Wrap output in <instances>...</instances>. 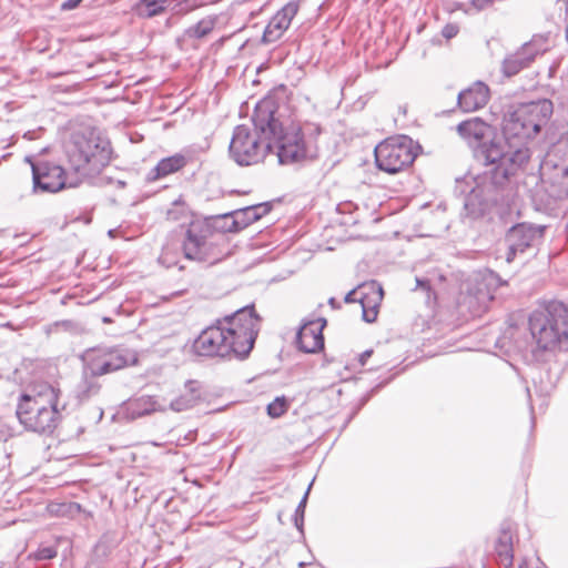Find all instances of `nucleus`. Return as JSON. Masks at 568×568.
<instances>
[{
  "label": "nucleus",
  "mask_w": 568,
  "mask_h": 568,
  "mask_svg": "<svg viewBox=\"0 0 568 568\" xmlns=\"http://www.w3.org/2000/svg\"><path fill=\"white\" fill-rule=\"evenodd\" d=\"M261 317L254 305H246L203 329L193 343L200 356L246 358L260 331Z\"/></svg>",
  "instance_id": "obj_1"
},
{
  "label": "nucleus",
  "mask_w": 568,
  "mask_h": 568,
  "mask_svg": "<svg viewBox=\"0 0 568 568\" xmlns=\"http://www.w3.org/2000/svg\"><path fill=\"white\" fill-rule=\"evenodd\" d=\"M552 113L554 104L549 99L517 104L504 116V142H491L480 153L489 161L501 160L504 162L505 158H514L513 154L525 152L527 154V160L523 165V171H525L531 158L528 142L548 124Z\"/></svg>",
  "instance_id": "obj_2"
},
{
  "label": "nucleus",
  "mask_w": 568,
  "mask_h": 568,
  "mask_svg": "<svg viewBox=\"0 0 568 568\" xmlns=\"http://www.w3.org/2000/svg\"><path fill=\"white\" fill-rule=\"evenodd\" d=\"M513 156L505 158L499 166L486 169L474 179L475 185L464 199L460 213L464 221H477L484 217L491 206L509 202L514 195V178L523 171L527 160L525 152H517Z\"/></svg>",
  "instance_id": "obj_3"
},
{
  "label": "nucleus",
  "mask_w": 568,
  "mask_h": 568,
  "mask_svg": "<svg viewBox=\"0 0 568 568\" xmlns=\"http://www.w3.org/2000/svg\"><path fill=\"white\" fill-rule=\"evenodd\" d=\"M274 100L260 101L253 112V129L245 124L236 125L229 145L230 158L240 166L260 163L272 150V135L276 133L278 120L274 116Z\"/></svg>",
  "instance_id": "obj_4"
},
{
  "label": "nucleus",
  "mask_w": 568,
  "mask_h": 568,
  "mask_svg": "<svg viewBox=\"0 0 568 568\" xmlns=\"http://www.w3.org/2000/svg\"><path fill=\"white\" fill-rule=\"evenodd\" d=\"M61 390L45 381L29 383L18 395L16 416L28 432L50 436L62 422Z\"/></svg>",
  "instance_id": "obj_5"
},
{
  "label": "nucleus",
  "mask_w": 568,
  "mask_h": 568,
  "mask_svg": "<svg viewBox=\"0 0 568 568\" xmlns=\"http://www.w3.org/2000/svg\"><path fill=\"white\" fill-rule=\"evenodd\" d=\"M322 128L316 123L283 126L278 121L276 133L272 135V148L276 146L278 162L284 165L301 163L317 156V139Z\"/></svg>",
  "instance_id": "obj_6"
},
{
  "label": "nucleus",
  "mask_w": 568,
  "mask_h": 568,
  "mask_svg": "<svg viewBox=\"0 0 568 568\" xmlns=\"http://www.w3.org/2000/svg\"><path fill=\"white\" fill-rule=\"evenodd\" d=\"M528 327L540 351L554 349L568 339V307L562 302L551 301L529 315Z\"/></svg>",
  "instance_id": "obj_7"
},
{
  "label": "nucleus",
  "mask_w": 568,
  "mask_h": 568,
  "mask_svg": "<svg viewBox=\"0 0 568 568\" xmlns=\"http://www.w3.org/2000/svg\"><path fill=\"white\" fill-rule=\"evenodd\" d=\"M68 162L71 170L79 174L100 171L111 160V146L108 140L94 132L75 133L67 148Z\"/></svg>",
  "instance_id": "obj_8"
},
{
  "label": "nucleus",
  "mask_w": 568,
  "mask_h": 568,
  "mask_svg": "<svg viewBox=\"0 0 568 568\" xmlns=\"http://www.w3.org/2000/svg\"><path fill=\"white\" fill-rule=\"evenodd\" d=\"M418 148L407 135L389 138L375 148L376 165L386 173L395 174L414 162Z\"/></svg>",
  "instance_id": "obj_9"
},
{
  "label": "nucleus",
  "mask_w": 568,
  "mask_h": 568,
  "mask_svg": "<svg viewBox=\"0 0 568 568\" xmlns=\"http://www.w3.org/2000/svg\"><path fill=\"white\" fill-rule=\"evenodd\" d=\"M83 359L92 377H99L135 365L139 358L131 348L104 346L88 349Z\"/></svg>",
  "instance_id": "obj_10"
},
{
  "label": "nucleus",
  "mask_w": 568,
  "mask_h": 568,
  "mask_svg": "<svg viewBox=\"0 0 568 568\" xmlns=\"http://www.w3.org/2000/svg\"><path fill=\"white\" fill-rule=\"evenodd\" d=\"M182 251L185 260L207 266L219 263L227 255L217 241L203 234V227L199 224H191L186 230Z\"/></svg>",
  "instance_id": "obj_11"
},
{
  "label": "nucleus",
  "mask_w": 568,
  "mask_h": 568,
  "mask_svg": "<svg viewBox=\"0 0 568 568\" xmlns=\"http://www.w3.org/2000/svg\"><path fill=\"white\" fill-rule=\"evenodd\" d=\"M32 181L33 193H57L67 187L78 186L80 176L74 172H68L59 164L39 161L32 163Z\"/></svg>",
  "instance_id": "obj_12"
},
{
  "label": "nucleus",
  "mask_w": 568,
  "mask_h": 568,
  "mask_svg": "<svg viewBox=\"0 0 568 568\" xmlns=\"http://www.w3.org/2000/svg\"><path fill=\"white\" fill-rule=\"evenodd\" d=\"M457 132L470 146L475 149V156L479 161H483L487 169L491 166H499L501 160L489 161L480 153V151L491 142H498L496 139L491 138L494 134V128L490 124L476 116L460 122L457 125Z\"/></svg>",
  "instance_id": "obj_13"
},
{
  "label": "nucleus",
  "mask_w": 568,
  "mask_h": 568,
  "mask_svg": "<svg viewBox=\"0 0 568 568\" xmlns=\"http://www.w3.org/2000/svg\"><path fill=\"white\" fill-rule=\"evenodd\" d=\"M546 226L531 223H517L505 234L506 262L511 263L518 254H524L535 246L545 234Z\"/></svg>",
  "instance_id": "obj_14"
},
{
  "label": "nucleus",
  "mask_w": 568,
  "mask_h": 568,
  "mask_svg": "<svg viewBox=\"0 0 568 568\" xmlns=\"http://www.w3.org/2000/svg\"><path fill=\"white\" fill-rule=\"evenodd\" d=\"M547 51V39L535 36L524 43L516 52L505 57L501 63V72L505 77H514L521 70L527 69L535 59Z\"/></svg>",
  "instance_id": "obj_15"
},
{
  "label": "nucleus",
  "mask_w": 568,
  "mask_h": 568,
  "mask_svg": "<svg viewBox=\"0 0 568 568\" xmlns=\"http://www.w3.org/2000/svg\"><path fill=\"white\" fill-rule=\"evenodd\" d=\"M567 148L564 143L554 144L540 163L542 180L561 189H568V160L560 156Z\"/></svg>",
  "instance_id": "obj_16"
},
{
  "label": "nucleus",
  "mask_w": 568,
  "mask_h": 568,
  "mask_svg": "<svg viewBox=\"0 0 568 568\" xmlns=\"http://www.w3.org/2000/svg\"><path fill=\"white\" fill-rule=\"evenodd\" d=\"M298 9L300 2L296 0L290 1L281 8L265 27L261 42L263 44H270L281 39L284 32L290 28Z\"/></svg>",
  "instance_id": "obj_17"
},
{
  "label": "nucleus",
  "mask_w": 568,
  "mask_h": 568,
  "mask_svg": "<svg viewBox=\"0 0 568 568\" xmlns=\"http://www.w3.org/2000/svg\"><path fill=\"white\" fill-rule=\"evenodd\" d=\"M326 323L324 317L305 322L296 334L298 349L307 354L321 351L324 347L323 329Z\"/></svg>",
  "instance_id": "obj_18"
},
{
  "label": "nucleus",
  "mask_w": 568,
  "mask_h": 568,
  "mask_svg": "<svg viewBox=\"0 0 568 568\" xmlns=\"http://www.w3.org/2000/svg\"><path fill=\"white\" fill-rule=\"evenodd\" d=\"M272 209V205L268 202L258 203L255 205H250L240 210H235L230 213L223 214V217L231 221V225L226 226V230L231 233L239 232L244 230L252 223L256 222L264 215H266Z\"/></svg>",
  "instance_id": "obj_19"
},
{
  "label": "nucleus",
  "mask_w": 568,
  "mask_h": 568,
  "mask_svg": "<svg viewBox=\"0 0 568 568\" xmlns=\"http://www.w3.org/2000/svg\"><path fill=\"white\" fill-rule=\"evenodd\" d=\"M489 100V88L481 81L462 90L457 97V104L464 112H475L484 108Z\"/></svg>",
  "instance_id": "obj_20"
},
{
  "label": "nucleus",
  "mask_w": 568,
  "mask_h": 568,
  "mask_svg": "<svg viewBox=\"0 0 568 568\" xmlns=\"http://www.w3.org/2000/svg\"><path fill=\"white\" fill-rule=\"evenodd\" d=\"M367 293L361 292L358 303L362 306V318L366 323H374L377 318L378 306L383 300V288L381 285L372 282L369 285L363 286Z\"/></svg>",
  "instance_id": "obj_21"
},
{
  "label": "nucleus",
  "mask_w": 568,
  "mask_h": 568,
  "mask_svg": "<svg viewBox=\"0 0 568 568\" xmlns=\"http://www.w3.org/2000/svg\"><path fill=\"white\" fill-rule=\"evenodd\" d=\"M186 158L179 153L164 158L160 160L152 170H150V172L146 175V181L154 182L156 180L163 179L170 174H173L182 170L186 165Z\"/></svg>",
  "instance_id": "obj_22"
},
{
  "label": "nucleus",
  "mask_w": 568,
  "mask_h": 568,
  "mask_svg": "<svg viewBox=\"0 0 568 568\" xmlns=\"http://www.w3.org/2000/svg\"><path fill=\"white\" fill-rule=\"evenodd\" d=\"M495 550L499 562L505 567H510L514 561L513 534L508 529H501L496 544Z\"/></svg>",
  "instance_id": "obj_23"
},
{
  "label": "nucleus",
  "mask_w": 568,
  "mask_h": 568,
  "mask_svg": "<svg viewBox=\"0 0 568 568\" xmlns=\"http://www.w3.org/2000/svg\"><path fill=\"white\" fill-rule=\"evenodd\" d=\"M171 0H139L132 8L133 12L142 19H151L162 14Z\"/></svg>",
  "instance_id": "obj_24"
},
{
  "label": "nucleus",
  "mask_w": 568,
  "mask_h": 568,
  "mask_svg": "<svg viewBox=\"0 0 568 568\" xmlns=\"http://www.w3.org/2000/svg\"><path fill=\"white\" fill-rule=\"evenodd\" d=\"M185 388L187 393L182 394L180 397L175 398L171 402L170 407L174 412H184L192 408L197 400L200 399V394L197 393L196 382L187 381L185 384Z\"/></svg>",
  "instance_id": "obj_25"
},
{
  "label": "nucleus",
  "mask_w": 568,
  "mask_h": 568,
  "mask_svg": "<svg viewBox=\"0 0 568 568\" xmlns=\"http://www.w3.org/2000/svg\"><path fill=\"white\" fill-rule=\"evenodd\" d=\"M95 378L97 377H92V375L87 371V367L84 366L83 378L77 388L78 398L80 400L89 399L100 392L101 385Z\"/></svg>",
  "instance_id": "obj_26"
},
{
  "label": "nucleus",
  "mask_w": 568,
  "mask_h": 568,
  "mask_svg": "<svg viewBox=\"0 0 568 568\" xmlns=\"http://www.w3.org/2000/svg\"><path fill=\"white\" fill-rule=\"evenodd\" d=\"M215 20L212 18H205L200 20L197 23L191 26L186 30V36L194 39H201L206 37L213 30Z\"/></svg>",
  "instance_id": "obj_27"
},
{
  "label": "nucleus",
  "mask_w": 568,
  "mask_h": 568,
  "mask_svg": "<svg viewBox=\"0 0 568 568\" xmlns=\"http://www.w3.org/2000/svg\"><path fill=\"white\" fill-rule=\"evenodd\" d=\"M313 481L314 480H312L311 484L308 485V487H307L306 491L304 493L302 499L300 500V503L295 509L294 516H293L294 526L296 527V529L298 530V532L301 534L302 537H304L305 508H306L308 494L311 491Z\"/></svg>",
  "instance_id": "obj_28"
},
{
  "label": "nucleus",
  "mask_w": 568,
  "mask_h": 568,
  "mask_svg": "<svg viewBox=\"0 0 568 568\" xmlns=\"http://www.w3.org/2000/svg\"><path fill=\"white\" fill-rule=\"evenodd\" d=\"M288 402L285 398V396L276 397L273 402H271L267 407L266 412L267 415L272 418H278L283 416L287 409H288Z\"/></svg>",
  "instance_id": "obj_29"
},
{
  "label": "nucleus",
  "mask_w": 568,
  "mask_h": 568,
  "mask_svg": "<svg viewBox=\"0 0 568 568\" xmlns=\"http://www.w3.org/2000/svg\"><path fill=\"white\" fill-rule=\"evenodd\" d=\"M132 406L136 407L138 415H145L155 410V402L149 396H141L140 398H136L132 403Z\"/></svg>",
  "instance_id": "obj_30"
},
{
  "label": "nucleus",
  "mask_w": 568,
  "mask_h": 568,
  "mask_svg": "<svg viewBox=\"0 0 568 568\" xmlns=\"http://www.w3.org/2000/svg\"><path fill=\"white\" fill-rule=\"evenodd\" d=\"M77 328H78V325L75 322L71 321V320H62V321H57L52 324H50L47 328V333L50 334L52 332H58V331H65V332H77Z\"/></svg>",
  "instance_id": "obj_31"
},
{
  "label": "nucleus",
  "mask_w": 568,
  "mask_h": 568,
  "mask_svg": "<svg viewBox=\"0 0 568 568\" xmlns=\"http://www.w3.org/2000/svg\"><path fill=\"white\" fill-rule=\"evenodd\" d=\"M159 262L163 264L165 267L170 268L173 266H178L179 270H183L184 266L180 265V262L175 260L174 254L170 246H165L159 256Z\"/></svg>",
  "instance_id": "obj_32"
},
{
  "label": "nucleus",
  "mask_w": 568,
  "mask_h": 568,
  "mask_svg": "<svg viewBox=\"0 0 568 568\" xmlns=\"http://www.w3.org/2000/svg\"><path fill=\"white\" fill-rule=\"evenodd\" d=\"M57 556V549L54 547H40L34 552V558L37 560H49Z\"/></svg>",
  "instance_id": "obj_33"
},
{
  "label": "nucleus",
  "mask_w": 568,
  "mask_h": 568,
  "mask_svg": "<svg viewBox=\"0 0 568 568\" xmlns=\"http://www.w3.org/2000/svg\"><path fill=\"white\" fill-rule=\"evenodd\" d=\"M392 379V377H389L388 379H386L385 382L383 383H379L377 384L375 387H373L368 393H366L362 398H361V402H359V408L362 406H364L369 399L371 397L376 394L384 385H386L389 381Z\"/></svg>",
  "instance_id": "obj_34"
},
{
  "label": "nucleus",
  "mask_w": 568,
  "mask_h": 568,
  "mask_svg": "<svg viewBox=\"0 0 568 568\" xmlns=\"http://www.w3.org/2000/svg\"><path fill=\"white\" fill-rule=\"evenodd\" d=\"M458 32H459V28L457 24H454V23L446 24L442 30L443 37L446 38L447 40L456 37L458 34Z\"/></svg>",
  "instance_id": "obj_35"
},
{
  "label": "nucleus",
  "mask_w": 568,
  "mask_h": 568,
  "mask_svg": "<svg viewBox=\"0 0 568 568\" xmlns=\"http://www.w3.org/2000/svg\"><path fill=\"white\" fill-rule=\"evenodd\" d=\"M485 282L487 283V286L495 285V286H501L505 284V282L500 278V276L494 272H490L488 276L485 278Z\"/></svg>",
  "instance_id": "obj_36"
},
{
  "label": "nucleus",
  "mask_w": 568,
  "mask_h": 568,
  "mask_svg": "<svg viewBox=\"0 0 568 568\" xmlns=\"http://www.w3.org/2000/svg\"><path fill=\"white\" fill-rule=\"evenodd\" d=\"M179 10H192L197 7L195 0H179Z\"/></svg>",
  "instance_id": "obj_37"
},
{
  "label": "nucleus",
  "mask_w": 568,
  "mask_h": 568,
  "mask_svg": "<svg viewBox=\"0 0 568 568\" xmlns=\"http://www.w3.org/2000/svg\"><path fill=\"white\" fill-rule=\"evenodd\" d=\"M493 300V295L490 294L489 291L487 292H483L480 288H478V296H477V301L481 304V305H486L488 301Z\"/></svg>",
  "instance_id": "obj_38"
},
{
  "label": "nucleus",
  "mask_w": 568,
  "mask_h": 568,
  "mask_svg": "<svg viewBox=\"0 0 568 568\" xmlns=\"http://www.w3.org/2000/svg\"><path fill=\"white\" fill-rule=\"evenodd\" d=\"M81 1L82 0H65L62 3V9L72 10V9L77 8L81 3Z\"/></svg>",
  "instance_id": "obj_39"
},
{
  "label": "nucleus",
  "mask_w": 568,
  "mask_h": 568,
  "mask_svg": "<svg viewBox=\"0 0 568 568\" xmlns=\"http://www.w3.org/2000/svg\"><path fill=\"white\" fill-rule=\"evenodd\" d=\"M357 294H358V292L356 290L348 292L344 297V302L345 303L358 302L359 297L357 296Z\"/></svg>",
  "instance_id": "obj_40"
},
{
  "label": "nucleus",
  "mask_w": 568,
  "mask_h": 568,
  "mask_svg": "<svg viewBox=\"0 0 568 568\" xmlns=\"http://www.w3.org/2000/svg\"><path fill=\"white\" fill-rule=\"evenodd\" d=\"M416 286L419 287V288H423V290H429L430 288V284H429V281L428 280H425V278H416Z\"/></svg>",
  "instance_id": "obj_41"
},
{
  "label": "nucleus",
  "mask_w": 568,
  "mask_h": 568,
  "mask_svg": "<svg viewBox=\"0 0 568 568\" xmlns=\"http://www.w3.org/2000/svg\"><path fill=\"white\" fill-rule=\"evenodd\" d=\"M372 354H373L372 349H366L365 352H363L359 355V363H361V365H365L367 359L372 356Z\"/></svg>",
  "instance_id": "obj_42"
},
{
  "label": "nucleus",
  "mask_w": 568,
  "mask_h": 568,
  "mask_svg": "<svg viewBox=\"0 0 568 568\" xmlns=\"http://www.w3.org/2000/svg\"><path fill=\"white\" fill-rule=\"evenodd\" d=\"M217 221L223 222V224H222V225H220L219 227H220V229H222L224 232H229V231L226 230V226H230V225H231V221H232V219H230L229 221H226V220L223 217V215H221V216L217 219Z\"/></svg>",
  "instance_id": "obj_43"
},
{
  "label": "nucleus",
  "mask_w": 568,
  "mask_h": 568,
  "mask_svg": "<svg viewBox=\"0 0 568 568\" xmlns=\"http://www.w3.org/2000/svg\"><path fill=\"white\" fill-rule=\"evenodd\" d=\"M328 304L331 305L332 308H339L341 307V303L335 297H331L328 300Z\"/></svg>",
  "instance_id": "obj_44"
},
{
  "label": "nucleus",
  "mask_w": 568,
  "mask_h": 568,
  "mask_svg": "<svg viewBox=\"0 0 568 568\" xmlns=\"http://www.w3.org/2000/svg\"><path fill=\"white\" fill-rule=\"evenodd\" d=\"M456 191L457 190H460V193H465L466 191L464 189H462L463 184L465 183L464 180H456Z\"/></svg>",
  "instance_id": "obj_45"
},
{
  "label": "nucleus",
  "mask_w": 568,
  "mask_h": 568,
  "mask_svg": "<svg viewBox=\"0 0 568 568\" xmlns=\"http://www.w3.org/2000/svg\"><path fill=\"white\" fill-rule=\"evenodd\" d=\"M115 233H116V230H114V229H111V230H109V231H108V235H109L110 237H114V236H115Z\"/></svg>",
  "instance_id": "obj_46"
},
{
  "label": "nucleus",
  "mask_w": 568,
  "mask_h": 568,
  "mask_svg": "<svg viewBox=\"0 0 568 568\" xmlns=\"http://www.w3.org/2000/svg\"><path fill=\"white\" fill-rule=\"evenodd\" d=\"M526 392H527L528 400L530 402V399H531V396H530V389L527 387V388H526Z\"/></svg>",
  "instance_id": "obj_47"
},
{
  "label": "nucleus",
  "mask_w": 568,
  "mask_h": 568,
  "mask_svg": "<svg viewBox=\"0 0 568 568\" xmlns=\"http://www.w3.org/2000/svg\"><path fill=\"white\" fill-rule=\"evenodd\" d=\"M516 349H517L518 352H524V351H525V347H524V346H517V347H516Z\"/></svg>",
  "instance_id": "obj_48"
},
{
  "label": "nucleus",
  "mask_w": 568,
  "mask_h": 568,
  "mask_svg": "<svg viewBox=\"0 0 568 568\" xmlns=\"http://www.w3.org/2000/svg\"><path fill=\"white\" fill-rule=\"evenodd\" d=\"M298 566H300V568H304L306 566V564L305 562H300Z\"/></svg>",
  "instance_id": "obj_49"
},
{
  "label": "nucleus",
  "mask_w": 568,
  "mask_h": 568,
  "mask_svg": "<svg viewBox=\"0 0 568 568\" xmlns=\"http://www.w3.org/2000/svg\"><path fill=\"white\" fill-rule=\"evenodd\" d=\"M530 412H531V414L534 413V407L531 405H530Z\"/></svg>",
  "instance_id": "obj_50"
}]
</instances>
